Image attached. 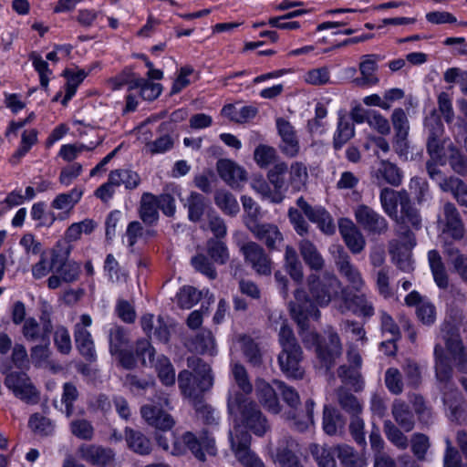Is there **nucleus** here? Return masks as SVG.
<instances>
[{
	"label": "nucleus",
	"instance_id": "412c9836",
	"mask_svg": "<svg viewBox=\"0 0 467 467\" xmlns=\"http://www.w3.org/2000/svg\"><path fill=\"white\" fill-rule=\"evenodd\" d=\"M339 233L346 245L354 254L363 251L366 240L359 229L350 220L341 219L339 221Z\"/></svg>",
	"mask_w": 467,
	"mask_h": 467
},
{
	"label": "nucleus",
	"instance_id": "f704fd0d",
	"mask_svg": "<svg viewBox=\"0 0 467 467\" xmlns=\"http://www.w3.org/2000/svg\"><path fill=\"white\" fill-rule=\"evenodd\" d=\"M335 395L339 407L350 416L361 414L363 406L359 400L344 386L335 390Z\"/></svg>",
	"mask_w": 467,
	"mask_h": 467
},
{
	"label": "nucleus",
	"instance_id": "c756f323",
	"mask_svg": "<svg viewBox=\"0 0 467 467\" xmlns=\"http://www.w3.org/2000/svg\"><path fill=\"white\" fill-rule=\"evenodd\" d=\"M298 249L305 264L313 271L319 272L325 267V259L317 247L308 239L298 243Z\"/></svg>",
	"mask_w": 467,
	"mask_h": 467
},
{
	"label": "nucleus",
	"instance_id": "ea45409f",
	"mask_svg": "<svg viewBox=\"0 0 467 467\" xmlns=\"http://www.w3.org/2000/svg\"><path fill=\"white\" fill-rule=\"evenodd\" d=\"M205 251L208 257L218 265H225L230 258L228 247L223 239L209 238L205 244Z\"/></svg>",
	"mask_w": 467,
	"mask_h": 467
},
{
	"label": "nucleus",
	"instance_id": "ddd939ff",
	"mask_svg": "<svg viewBox=\"0 0 467 467\" xmlns=\"http://www.w3.org/2000/svg\"><path fill=\"white\" fill-rule=\"evenodd\" d=\"M69 249L65 251L54 249L51 256V266L65 283L77 281L80 275V265L74 261H68Z\"/></svg>",
	"mask_w": 467,
	"mask_h": 467
},
{
	"label": "nucleus",
	"instance_id": "49530a36",
	"mask_svg": "<svg viewBox=\"0 0 467 467\" xmlns=\"http://www.w3.org/2000/svg\"><path fill=\"white\" fill-rule=\"evenodd\" d=\"M240 342L246 361L253 367H260L263 363V354L259 345L247 336L241 337Z\"/></svg>",
	"mask_w": 467,
	"mask_h": 467
},
{
	"label": "nucleus",
	"instance_id": "f3484780",
	"mask_svg": "<svg viewBox=\"0 0 467 467\" xmlns=\"http://www.w3.org/2000/svg\"><path fill=\"white\" fill-rule=\"evenodd\" d=\"M337 283L335 278L328 282L320 280L319 276L316 274H311L307 277V285L309 293L314 301L320 306L329 304L332 299L333 294L337 293L334 284Z\"/></svg>",
	"mask_w": 467,
	"mask_h": 467
},
{
	"label": "nucleus",
	"instance_id": "7c9ffc66",
	"mask_svg": "<svg viewBox=\"0 0 467 467\" xmlns=\"http://www.w3.org/2000/svg\"><path fill=\"white\" fill-rule=\"evenodd\" d=\"M346 419L336 408L326 405L323 410L322 428L326 434L334 436L341 433Z\"/></svg>",
	"mask_w": 467,
	"mask_h": 467
},
{
	"label": "nucleus",
	"instance_id": "aec40b11",
	"mask_svg": "<svg viewBox=\"0 0 467 467\" xmlns=\"http://www.w3.org/2000/svg\"><path fill=\"white\" fill-rule=\"evenodd\" d=\"M79 456L87 462L99 467H105L114 460V451L97 444H83L78 449Z\"/></svg>",
	"mask_w": 467,
	"mask_h": 467
},
{
	"label": "nucleus",
	"instance_id": "de8ad7c7",
	"mask_svg": "<svg viewBox=\"0 0 467 467\" xmlns=\"http://www.w3.org/2000/svg\"><path fill=\"white\" fill-rule=\"evenodd\" d=\"M109 173L111 183L117 184V186L123 184L128 190H133L140 183V175L131 170L118 169L111 171Z\"/></svg>",
	"mask_w": 467,
	"mask_h": 467
},
{
	"label": "nucleus",
	"instance_id": "dca6fc26",
	"mask_svg": "<svg viewBox=\"0 0 467 467\" xmlns=\"http://www.w3.org/2000/svg\"><path fill=\"white\" fill-rule=\"evenodd\" d=\"M182 441L192 454L201 462L206 460L204 451L211 456H215L217 453L215 441L209 435L207 431H203L199 439L190 431L185 432L182 435Z\"/></svg>",
	"mask_w": 467,
	"mask_h": 467
},
{
	"label": "nucleus",
	"instance_id": "c85d7f7f",
	"mask_svg": "<svg viewBox=\"0 0 467 467\" xmlns=\"http://www.w3.org/2000/svg\"><path fill=\"white\" fill-rule=\"evenodd\" d=\"M342 299L346 307L355 315L364 317H370L374 315L373 304L363 294L351 295L344 290L342 291Z\"/></svg>",
	"mask_w": 467,
	"mask_h": 467
},
{
	"label": "nucleus",
	"instance_id": "4c0bfd02",
	"mask_svg": "<svg viewBox=\"0 0 467 467\" xmlns=\"http://www.w3.org/2000/svg\"><path fill=\"white\" fill-rule=\"evenodd\" d=\"M208 204V200L202 194L192 192L184 203V206L188 209L189 220L193 223L200 222Z\"/></svg>",
	"mask_w": 467,
	"mask_h": 467
},
{
	"label": "nucleus",
	"instance_id": "f8f14e48",
	"mask_svg": "<svg viewBox=\"0 0 467 467\" xmlns=\"http://www.w3.org/2000/svg\"><path fill=\"white\" fill-rule=\"evenodd\" d=\"M245 225L254 236L266 246L268 251L279 250L284 242V236L275 224L252 221L246 222Z\"/></svg>",
	"mask_w": 467,
	"mask_h": 467
},
{
	"label": "nucleus",
	"instance_id": "c03bdc74",
	"mask_svg": "<svg viewBox=\"0 0 467 467\" xmlns=\"http://www.w3.org/2000/svg\"><path fill=\"white\" fill-rule=\"evenodd\" d=\"M188 349L198 354L212 353L214 341L210 331H202L189 338L185 344Z\"/></svg>",
	"mask_w": 467,
	"mask_h": 467
},
{
	"label": "nucleus",
	"instance_id": "2eb2a0df",
	"mask_svg": "<svg viewBox=\"0 0 467 467\" xmlns=\"http://www.w3.org/2000/svg\"><path fill=\"white\" fill-rule=\"evenodd\" d=\"M296 205L309 221L317 224L324 234H333L335 233L336 225L333 218L324 208L311 206L302 196L296 200Z\"/></svg>",
	"mask_w": 467,
	"mask_h": 467
},
{
	"label": "nucleus",
	"instance_id": "473e14b6",
	"mask_svg": "<svg viewBox=\"0 0 467 467\" xmlns=\"http://www.w3.org/2000/svg\"><path fill=\"white\" fill-rule=\"evenodd\" d=\"M109 349L112 356L130 347V338L126 328L113 325L108 331Z\"/></svg>",
	"mask_w": 467,
	"mask_h": 467
},
{
	"label": "nucleus",
	"instance_id": "9b49d317",
	"mask_svg": "<svg viewBox=\"0 0 467 467\" xmlns=\"http://www.w3.org/2000/svg\"><path fill=\"white\" fill-rule=\"evenodd\" d=\"M355 218L358 225L368 234L383 235L389 231L387 219L366 204H360L355 209Z\"/></svg>",
	"mask_w": 467,
	"mask_h": 467
},
{
	"label": "nucleus",
	"instance_id": "bf43d9fd",
	"mask_svg": "<svg viewBox=\"0 0 467 467\" xmlns=\"http://www.w3.org/2000/svg\"><path fill=\"white\" fill-rule=\"evenodd\" d=\"M337 457L344 467H364L365 460L355 451V450L342 444L337 447Z\"/></svg>",
	"mask_w": 467,
	"mask_h": 467
},
{
	"label": "nucleus",
	"instance_id": "79ce46f5",
	"mask_svg": "<svg viewBox=\"0 0 467 467\" xmlns=\"http://www.w3.org/2000/svg\"><path fill=\"white\" fill-rule=\"evenodd\" d=\"M337 374L341 382L346 386L351 387L354 391H359L363 389L364 381L360 369L358 368L344 364L337 368Z\"/></svg>",
	"mask_w": 467,
	"mask_h": 467
},
{
	"label": "nucleus",
	"instance_id": "4d7b16f0",
	"mask_svg": "<svg viewBox=\"0 0 467 467\" xmlns=\"http://www.w3.org/2000/svg\"><path fill=\"white\" fill-rule=\"evenodd\" d=\"M309 451L318 467H337L334 453L330 448L317 443L309 445Z\"/></svg>",
	"mask_w": 467,
	"mask_h": 467
},
{
	"label": "nucleus",
	"instance_id": "09e8293b",
	"mask_svg": "<svg viewBox=\"0 0 467 467\" xmlns=\"http://www.w3.org/2000/svg\"><path fill=\"white\" fill-rule=\"evenodd\" d=\"M377 177L382 178L391 186L398 187L402 182L403 175L401 170L396 164L389 161H381L377 171Z\"/></svg>",
	"mask_w": 467,
	"mask_h": 467
},
{
	"label": "nucleus",
	"instance_id": "4be33fe9",
	"mask_svg": "<svg viewBox=\"0 0 467 467\" xmlns=\"http://www.w3.org/2000/svg\"><path fill=\"white\" fill-rule=\"evenodd\" d=\"M140 413L149 425L161 431L171 430L175 423L171 414L155 405L142 406Z\"/></svg>",
	"mask_w": 467,
	"mask_h": 467
},
{
	"label": "nucleus",
	"instance_id": "6ab92c4d",
	"mask_svg": "<svg viewBox=\"0 0 467 467\" xmlns=\"http://www.w3.org/2000/svg\"><path fill=\"white\" fill-rule=\"evenodd\" d=\"M415 232L416 230L409 226L394 223V234L397 238L389 242V254L395 257L400 255V249L411 251L417 244Z\"/></svg>",
	"mask_w": 467,
	"mask_h": 467
},
{
	"label": "nucleus",
	"instance_id": "6e6552de",
	"mask_svg": "<svg viewBox=\"0 0 467 467\" xmlns=\"http://www.w3.org/2000/svg\"><path fill=\"white\" fill-rule=\"evenodd\" d=\"M329 251L339 275L346 278L354 289L359 291L364 285V280L358 267L351 263L348 252L341 244H333Z\"/></svg>",
	"mask_w": 467,
	"mask_h": 467
},
{
	"label": "nucleus",
	"instance_id": "5701e85b",
	"mask_svg": "<svg viewBox=\"0 0 467 467\" xmlns=\"http://www.w3.org/2000/svg\"><path fill=\"white\" fill-rule=\"evenodd\" d=\"M443 215L442 232L450 234L454 240H461L464 236V224L455 205L446 202L443 205Z\"/></svg>",
	"mask_w": 467,
	"mask_h": 467
},
{
	"label": "nucleus",
	"instance_id": "0eeeda50",
	"mask_svg": "<svg viewBox=\"0 0 467 467\" xmlns=\"http://www.w3.org/2000/svg\"><path fill=\"white\" fill-rule=\"evenodd\" d=\"M39 319L40 322L34 317L26 318L23 323L21 333L28 342L50 344V336L54 329L50 313L43 310Z\"/></svg>",
	"mask_w": 467,
	"mask_h": 467
},
{
	"label": "nucleus",
	"instance_id": "7ed1b4c3",
	"mask_svg": "<svg viewBox=\"0 0 467 467\" xmlns=\"http://www.w3.org/2000/svg\"><path fill=\"white\" fill-rule=\"evenodd\" d=\"M274 384L277 387L283 400L291 408V418L293 420L294 428L302 432L306 431L310 424H313V412L315 402L308 399L306 400L304 408L299 409L300 398L298 392L291 386L286 385L281 380H274Z\"/></svg>",
	"mask_w": 467,
	"mask_h": 467
},
{
	"label": "nucleus",
	"instance_id": "20e7f679",
	"mask_svg": "<svg viewBox=\"0 0 467 467\" xmlns=\"http://www.w3.org/2000/svg\"><path fill=\"white\" fill-rule=\"evenodd\" d=\"M289 312L293 320L302 330L309 328L310 318L317 320L320 317L317 306L303 288L295 290L294 299L289 303Z\"/></svg>",
	"mask_w": 467,
	"mask_h": 467
},
{
	"label": "nucleus",
	"instance_id": "0e129e2a",
	"mask_svg": "<svg viewBox=\"0 0 467 467\" xmlns=\"http://www.w3.org/2000/svg\"><path fill=\"white\" fill-rule=\"evenodd\" d=\"M295 442L293 441H283L278 444L275 454V461L285 467L287 464L296 462L298 457L294 451Z\"/></svg>",
	"mask_w": 467,
	"mask_h": 467
},
{
	"label": "nucleus",
	"instance_id": "a18cd8bd",
	"mask_svg": "<svg viewBox=\"0 0 467 467\" xmlns=\"http://www.w3.org/2000/svg\"><path fill=\"white\" fill-rule=\"evenodd\" d=\"M151 366L154 367L158 378L163 385L170 387L175 384V369L166 356H158Z\"/></svg>",
	"mask_w": 467,
	"mask_h": 467
},
{
	"label": "nucleus",
	"instance_id": "a878e982",
	"mask_svg": "<svg viewBox=\"0 0 467 467\" xmlns=\"http://www.w3.org/2000/svg\"><path fill=\"white\" fill-rule=\"evenodd\" d=\"M74 340L79 354L88 362L92 363L97 360L95 343L88 329H83L79 326H74Z\"/></svg>",
	"mask_w": 467,
	"mask_h": 467
},
{
	"label": "nucleus",
	"instance_id": "58836bf2",
	"mask_svg": "<svg viewBox=\"0 0 467 467\" xmlns=\"http://www.w3.org/2000/svg\"><path fill=\"white\" fill-rule=\"evenodd\" d=\"M443 253L454 272L467 284V255L452 245L445 246Z\"/></svg>",
	"mask_w": 467,
	"mask_h": 467
},
{
	"label": "nucleus",
	"instance_id": "f03ea898",
	"mask_svg": "<svg viewBox=\"0 0 467 467\" xmlns=\"http://www.w3.org/2000/svg\"><path fill=\"white\" fill-rule=\"evenodd\" d=\"M227 406L229 412L235 415L236 420L239 421L235 425H239L243 430L247 429L259 437L270 430V424L259 406L243 393L237 392L230 396Z\"/></svg>",
	"mask_w": 467,
	"mask_h": 467
},
{
	"label": "nucleus",
	"instance_id": "bb28decb",
	"mask_svg": "<svg viewBox=\"0 0 467 467\" xmlns=\"http://www.w3.org/2000/svg\"><path fill=\"white\" fill-rule=\"evenodd\" d=\"M288 171V166L285 161H277L267 172V179L274 186L273 202L280 203L284 198V189L285 185V174Z\"/></svg>",
	"mask_w": 467,
	"mask_h": 467
},
{
	"label": "nucleus",
	"instance_id": "1a4fd4ad",
	"mask_svg": "<svg viewBox=\"0 0 467 467\" xmlns=\"http://www.w3.org/2000/svg\"><path fill=\"white\" fill-rule=\"evenodd\" d=\"M240 251L244 261L259 275L268 276L272 273L273 262L265 250L256 242L243 244Z\"/></svg>",
	"mask_w": 467,
	"mask_h": 467
},
{
	"label": "nucleus",
	"instance_id": "f257e3e1",
	"mask_svg": "<svg viewBox=\"0 0 467 467\" xmlns=\"http://www.w3.org/2000/svg\"><path fill=\"white\" fill-rule=\"evenodd\" d=\"M189 369L180 371L178 385L182 394L190 399L202 398V394L209 391L213 385V376L210 365L202 358L192 356L187 358Z\"/></svg>",
	"mask_w": 467,
	"mask_h": 467
},
{
	"label": "nucleus",
	"instance_id": "9d476101",
	"mask_svg": "<svg viewBox=\"0 0 467 467\" xmlns=\"http://www.w3.org/2000/svg\"><path fill=\"white\" fill-rule=\"evenodd\" d=\"M275 126L280 137L279 150L286 158H296L301 150L296 130L287 119L281 117L275 119Z\"/></svg>",
	"mask_w": 467,
	"mask_h": 467
},
{
	"label": "nucleus",
	"instance_id": "338daca9",
	"mask_svg": "<svg viewBox=\"0 0 467 467\" xmlns=\"http://www.w3.org/2000/svg\"><path fill=\"white\" fill-rule=\"evenodd\" d=\"M354 132L353 124L344 117H341L338 121L337 133L334 136V148L339 150L354 136Z\"/></svg>",
	"mask_w": 467,
	"mask_h": 467
},
{
	"label": "nucleus",
	"instance_id": "72a5a7b5",
	"mask_svg": "<svg viewBox=\"0 0 467 467\" xmlns=\"http://www.w3.org/2000/svg\"><path fill=\"white\" fill-rule=\"evenodd\" d=\"M284 260V267L285 272L296 284H301L304 279L303 265L299 260L296 249L293 246L286 245Z\"/></svg>",
	"mask_w": 467,
	"mask_h": 467
},
{
	"label": "nucleus",
	"instance_id": "052dcab7",
	"mask_svg": "<svg viewBox=\"0 0 467 467\" xmlns=\"http://www.w3.org/2000/svg\"><path fill=\"white\" fill-rule=\"evenodd\" d=\"M308 178L307 168L301 161H295L290 166L289 185L295 192L300 191Z\"/></svg>",
	"mask_w": 467,
	"mask_h": 467
},
{
	"label": "nucleus",
	"instance_id": "cd10ccee",
	"mask_svg": "<svg viewBox=\"0 0 467 467\" xmlns=\"http://www.w3.org/2000/svg\"><path fill=\"white\" fill-rule=\"evenodd\" d=\"M256 397L259 402L270 412L277 414L281 410L275 389L265 379H258L255 384Z\"/></svg>",
	"mask_w": 467,
	"mask_h": 467
},
{
	"label": "nucleus",
	"instance_id": "e2e57ef3",
	"mask_svg": "<svg viewBox=\"0 0 467 467\" xmlns=\"http://www.w3.org/2000/svg\"><path fill=\"white\" fill-rule=\"evenodd\" d=\"M280 319V328L278 331V342L282 349L297 348H301L294 334L293 328L289 326L286 319Z\"/></svg>",
	"mask_w": 467,
	"mask_h": 467
},
{
	"label": "nucleus",
	"instance_id": "6e6d98bb",
	"mask_svg": "<svg viewBox=\"0 0 467 467\" xmlns=\"http://www.w3.org/2000/svg\"><path fill=\"white\" fill-rule=\"evenodd\" d=\"M83 190L75 187L69 192L58 194L52 202L51 206L57 210H71L81 199Z\"/></svg>",
	"mask_w": 467,
	"mask_h": 467
},
{
	"label": "nucleus",
	"instance_id": "680f3d73",
	"mask_svg": "<svg viewBox=\"0 0 467 467\" xmlns=\"http://www.w3.org/2000/svg\"><path fill=\"white\" fill-rule=\"evenodd\" d=\"M37 134L38 132L36 129L24 130L21 136L20 146L12 155V163H17L30 150L31 147L37 142Z\"/></svg>",
	"mask_w": 467,
	"mask_h": 467
},
{
	"label": "nucleus",
	"instance_id": "603ef678",
	"mask_svg": "<svg viewBox=\"0 0 467 467\" xmlns=\"http://www.w3.org/2000/svg\"><path fill=\"white\" fill-rule=\"evenodd\" d=\"M62 75L67 78V83L66 94L61 100V103L66 106L71 98L75 95L78 87L86 78L88 74L83 69L78 70L77 73H74L70 69H65Z\"/></svg>",
	"mask_w": 467,
	"mask_h": 467
},
{
	"label": "nucleus",
	"instance_id": "a211bd4d",
	"mask_svg": "<svg viewBox=\"0 0 467 467\" xmlns=\"http://www.w3.org/2000/svg\"><path fill=\"white\" fill-rule=\"evenodd\" d=\"M410 199L409 192L401 189L400 191L393 190L391 188H383L380 191L379 200L385 213L391 219L397 218L399 213L398 206L402 208Z\"/></svg>",
	"mask_w": 467,
	"mask_h": 467
},
{
	"label": "nucleus",
	"instance_id": "b1692460",
	"mask_svg": "<svg viewBox=\"0 0 467 467\" xmlns=\"http://www.w3.org/2000/svg\"><path fill=\"white\" fill-rule=\"evenodd\" d=\"M216 168L222 180L231 187L239 186L240 182L246 181L245 171L230 160H219Z\"/></svg>",
	"mask_w": 467,
	"mask_h": 467
},
{
	"label": "nucleus",
	"instance_id": "3c124183",
	"mask_svg": "<svg viewBox=\"0 0 467 467\" xmlns=\"http://www.w3.org/2000/svg\"><path fill=\"white\" fill-rule=\"evenodd\" d=\"M380 320H381L382 331L387 332L390 335V338L385 342H382L381 346L382 347H386V346L391 347L392 349L389 350V354H395V352L397 350L395 342L400 338V327L395 323L393 318L386 312L381 313Z\"/></svg>",
	"mask_w": 467,
	"mask_h": 467
},
{
	"label": "nucleus",
	"instance_id": "774afa93",
	"mask_svg": "<svg viewBox=\"0 0 467 467\" xmlns=\"http://www.w3.org/2000/svg\"><path fill=\"white\" fill-rule=\"evenodd\" d=\"M383 431L388 440L399 449L404 450L409 445L408 438L389 420L384 421Z\"/></svg>",
	"mask_w": 467,
	"mask_h": 467
},
{
	"label": "nucleus",
	"instance_id": "13d9d810",
	"mask_svg": "<svg viewBox=\"0 0 467 467\" xmlns=\"http://www.w3.org/2000/svg\"><path fill=\"white\" fill-rule=\"evenodd\" d=\"M409 401L412 405L419 420L423 424H429L432 418V411L423 396L418 393L409 394Z\"/></svg>",
	"mask_w": 467,
	"mask_h": 467
},
{
	"label": "nucleus",
	"instance_id": "864d4df0",
	"mask_svg": "<svg viewBox=\"0 0 467 467\" xmlns=\"http://www.w3.org/2000/svg\"><path fill=\"white\" fill-rule=\"evenodd\" d=\"M156 197L151 193H144L141 197L140 214L141 220L148 224H152L159 218Z\"/></svg>",
	"mask_w": 467,
	"mask_h": 467
},
{
	"label": "nucleus",
	"instance_id": "69168bd1",
	"mask_svg": "<svg viewBox=\"0 0 467 467\" xmlns=\"http://www.w3.org/2000/svg\"><path fill=\"white\" fill-rule=\"evenodd\" d=\"M447 153L449 164L451 169L460 175L467 174V160L462 154L461 150L453 144L447 145Z\"/></svg>",
	"mask_w": 467,
	"mask_h": 467
},
{
	"label": "nucleus",
	"instance_id": "39448f33",
	"mask_svg": "<svg viewBox=\"0 0 467 467\" xmlns=\"http://www.w3.org/2000/svg\"><path fill=\"white\" fill-rule=\"evenodd\" d=\"M229 435L232 450L244 467H265L262 460L250 450L252 437L247 430L235 425Z\"/></svg>",
	"mask_w": 467,
	"mask_h": 467
},
{
	"label": "nucleus",
	"instance_id": "e433bc0d",
	"mask_svg": "<svg viewBox=\"0 0 467 467\" xmlns=\"http://www.w3.org/2000/svg\"><path fill=\"white\" fill-rule=\"evenodd\" d=\"M391 413L395 421L405 431H410L414 428L413 413L405 401L395 400L391 407Z\"/></svg>",
	"mask_w": 467,
	"mask_h": 467
},
{
	"label": "nucleus",
	"instance_id": "2f4dec72",
	"mask_svg": "<svg viewBox=\"0 0 467 467\" xmlns=\"http://www.w3.org/2000/svg\"><path fill=\"white\" fill-rule=\"evenodd\" d=\"M392 221L394 223L406 225L416 231H420L422 228V216L420 210L415 207L411 198L405 205H402L400 213Z\"/></svg>",
	"mask_w": 467,
	"mask_h": 467
},
{
	"label": "nucleus",
	"instance_id": "37998d69",
	"mask_svg": "<svg viewBox=\"0 0 467 467\" xmlns=\"http://www.w3.org/2000/svg\"><path fill=\"white\" fill-rule=\"evenodd\" d=\"M139 78L131 67H125L118 75L109 78L107 84L112 90H119L125 85H128L129 90H132L138 88V85L142 82Z\"/></svg>",
	"mask_w": 467,
	"mask_h": 467
},
{
	"label": "nucleus",
	"instance_id": "423d86ee",
	"mask_svg": "<svg viewBox=\"0 0 467 467\" xmlns=\"http://www.w3.org/2000/svg\"><path fill=\"white\" fill-rule=\"evenodd\" d=\"M315 352L320 366L329 371L342 355V344L338 334L331 328L325 331L324 337L315 348Z\"/></svg>",
	"mask_w": 467,
	"mask_h": 467
},
{
	"label": "nucleus",
	"instance_id": "c9c22d12",
	"mask_svg": "<svg viewBox=\"0 0 467 467\" xmlns=\"http://www.w3.org/2000/svg\"><path fill=\"white\" fill-rule=\"evenodd\" d=\"M428 261L436 285L441 289L447 288L449 278L440 253L437 250L429 251Z\"/></svg>",
	"mask_w": 467,
	"mask_h": 467
},
{
	"label": "nucleus",
	"instance_id": "4468645a",
	"mask_svg": "<svg viewBox=\"0 0 467 467\" xmlns=\"http://www.w3.org/2000/svg\"><path fill=\"white\" fill-rule=\"evenodd\" d=\"M302 360V348L282 349L278 355L280 369L289 379H303L305 369L301 365Z\"/></svg>",
	"mask_w": 467,
	"mask_h": 467
},
{
	"label": "nucleus",
	"instance_id": "8fccbe9b",
	"mask_svg": "<svg viewBox=\"0 0 467 467\" xmlns=\"http://www.w3.org/2000/svg\"><path fill=\"white\" fill-rule=\"evenodd\" d=\"M214 202L223 213L230 216H235L240 211L238 202L234 194L225 190L216 191Z\"/></svg>",
	"mask_w": 467,
	"mask_h": 467
},
{
	"label": "nucleus",
	"instance_id": "5fc2aeb1",
	"mask_svg": "<svg viewBox=\"0 0 467 467\" xmlns=\"http://www.w3.org/2000/svg\"><path fill=\"white\" fill-rule=\"evenodd\" d=\"M278 158L276 149L266 144H259L254 151V160L262 169L275 164Z\"/></svg>",
	"mask_w": 467,
	"mask_h": 467
},
{
	"label": "nucleus",
	"instance_id": "a19ab883",
	"mask_svg": "<svg viewBox=\"0 0 467 467\" xmlns=\"http://www.w3.org/2000/svg\"><path fill=\"white\" fill-rule=\"evenodd\" d=\"M125 439L128 446L136 453L147 455L151 451L150 440L139 431L127 427L125 429Z\"/></svg>",
	"mask_w": 467,
	"mask_h": 467
},
{
	"label": "nucleus",
	"instance_id": "393cba45",
	"mask_svg": "<svg viewBox=\"0 0 467 467\" xmlns=\"http://www.w3.org/2000/svg\"><path fill=\"white\" fill-rule=\"evenodd\" d=\"M361 58L362 61L359 64L361 77L356 78L353 83L361 88L376 85L379 82V78L375 75L378 69L377 59L379 56L375 54L364 55Z\"/></svg>",
	"mask_w": 467,
	"mask_h": 467
}]
</instances>
